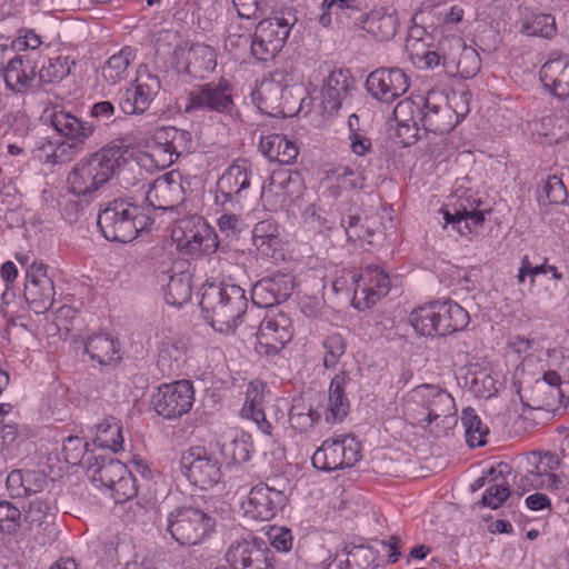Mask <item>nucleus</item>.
Returning a JSON list of instances; mask_svg holds the SVG:
<instances>
[{
  "label": "nucleus",
  "instance_id": "obj_1",
  "mask_svg": "<svg viewBox=\"0 0 569 569\" xmlns=\"http://www.w3.org/2000/svg\"><path fill=\"white\" fill-rule=\"evenodd\" d=\"M398 136L406 144L418 138L420 127L426 131L442 134L457 126V117L451 112L446 93L430 90L425 97L405 99L393 110Z\"/></svg>",
  "mask_w": 569,
  "mask_h": 569
},
{
  "label": "nucleus",
  "instance_id": "obj_2",
  "mask_svg": "<svg viewBox=\"0 0 569 569\" xmlns=\"http://www.w3.org/2000/svg\"><path fill=\"white\" fill-rule=\"evenodd\" d=\"M248 300L244 290L236 284L206 283L200 308L204 319L218 332L230 333L239 326Z\"/></svg>",
  "mask_w": 569,
  "mask_h": 569
},
{
  "label": "nucleus",
  "instance_id": "obj_3",
  "mask_svg": "<svg viewBox=\"0 0 569 569\" xmlns=\"http://www.w3.org/2000/svg\"><path fill=\"white\" fill-rule=\"evenodd\" d=\"M126 149L120 143L109 144L79 161L68 176V189L76 197H90L117 172Z\"/></svg>",
  "mask_w": 569,
  "mask_h": 569
},
{
  "label": "nucleus",
  "instance_id": "obj_4",
  "mask_svg": "<svg viewBox=\"0 0 569 569\" xmlns=\"http://www.w3.org/2000/svg\"><path fill=\"white\" fill-rule=\"evenodd\" d=\"M153 219L149 210L124 199L110 202L98 217V226L109 241L130 242L148 231Z\"/></svg>",
  "mask_w": 569,
  "mask_h": 569
},
{
  "label": "nucleus",
  "instance_id": "obj_5",
  "mask_svg": "<svg viewBox=\"0 0 569 569\" xmlns=\"http://www.w3.org/2000/svg\"><path fill=\"white\" fill-rule=\"evenodd\" d=\"M214 527V520L197 508H177L168 515L167 530L180 545H198Z\"/></svg>",
  "mask_w": 569,
  "mask_h": 569
},
{
  "label": "nucleus",
  "instance_id": "obj_6",
  "mask_svg": "<svg viewBox=\"0 0 569 569\" xmlns=\"http://www.w3.org/2000/svg\"><path fill=\"white\" fill-rule=\"evenodd\" d=\"M297 19L290 12L261 20L251 41V52L260 61H268L282 49Z\"/></svg>",
  "mask_w": 569,
  "mask_h": 569
},
{
  "label": "nucleus",
  "instance_id": "obj_7",
  "mask_svg": "<svg viewBox=\"0 0 569 569\" xmlns=\"http://www.w3.org/2000/svg\"><path fill=\"white\" fill-rule=\"evenodd\" d=\"M180 467L191 483L204 490L219 483L222 477L219 460L202 446L191 447L183 452Z\"/></svg>",
  "mask_w": 569,
  "mask_h": 569
},
{
  "label": "nucleus",
  "instance_id": "obj_8",
  "mask_svg": "<svg viewBox=\"0 0 569 569\" xmlns=\"http://www.w3.org/2000/svg\"><path fill=\"white\" fill-rule=\"evenodd\" d=\"M360 459V443L351 435L327 439L312 456L315 468L323 471L352 467Z\"/></svg>",
  "mask_w": 569,
  "mask_h": 569
},
{
  "label": "nucleus",
  "instance_id": "obj_9",
  "mask_svg": "<svg viewBox=\"0 0 569 569\" xmlns=\"http://www.w3.org/2000/svg\"><path fill=\"white\" fill-rule=\"evenodd\" d=\"M287 482L282 480L277 486L259 483L251 488L248 499L242 502L244 515L251 519L268 521L286 503Z\"/></svg>",
  "mask_w": 569,
  "mask_h": 569
},
{
  "label": "nucleus",
  "instance_id": "obj_10",
  "mask_svg": "<svg viewBox=\"0 0 569 569\" xmlns=\"http://www.w3.org/2000/svg\"><path fill=\"white\" fill-rule=\"evenodd\" d=\"M233 106L231 84L223 79L193 87L187 97L186 111L229 112Z\"/></svg>",
  "mask_w": 569,
  "mask_h": 569
},
{
  "label": "nucleus",
  "instance_id": "obj_11",
  "mask_svg": "<svg viewBox=\"0 0 569 569\" xmlns=\"http://www.w3.org/2000/svg\"><path fill=\"white\" fill-rule=\"evenodd\" d=\"M23 295L29 308L36 313H44L52 307L56 291L47 264L33 261L27 267Z\"/></svg>",
  "mask_w": 569,
  "mask_h": 569
},
{
  "label": "nucleus",
  "instance_id": "obj_12",
  "mask_svg": "<svg viewBox=\"0 0 569 569\" xmlns=\"http://www.w3.org/2000/svg\"><path fill=\"white\" fill-rule=\"evenodd\" d=\"M193 386L188 380L162 385L152 396L156 412L166 419L179 418L191 409L194 401Z\"/></svg>",
  "mask_w": 569,
  "mask_h": 569
},
{
  "label": "nucleus",
  "instance_id": "obj_13",
  "mask_svg": "<svg viewBox=\"0 0 569 569\" xmlns=\"http://www.w3.org/2000/svg\"><path fill=\"white\" fill-rule=\"evenodd\" d=\"M226 560L234 569H273V551L263 540L242 539L232 542Z\"/></svg>",
  "mask_w": 569,
  "mask_h": 569
},
{
  "label": "nucleus",
  "instance_id": "obj_14",
  "mask_svg": "<svg viewBox=\"0 0 569 569\" xmlns=\"http://www.w3.org/2000/svg\"><path fill=\"white\" fill-rule=\"evenodd\" d=\"M251 171L244 160L230 166L217 182L216 200L230 210L241 207L250 187Z\"/></svg>",
  "mask_w": 569,
  "mask_h": 569
},
{
  "label": "nucleus",
  "instance_id": "obj_15",
  "mask_svg": "<svg viewBox=\"0 0 569 569\" xmlns=\"http://www.w3.org/2000/svg\"><path fill=\"white\" fill-rule=\"evenodd\" d=\"M366 87L373 98L390 103L407 92L409 80L399 68H379L368 76Z\"/></svg>",
  "mask_w": 569,
  "mask_h": 569
},
{
  "label": "nucleus",
  "instance_id": "obj_16",
  "mask_svg": "<svg viewBox=\"0 0 569 569\" xmlns=\"http://www.w3.org/2000/svg\"><path fill=\"white\" fill-rule=\"evenodd\" d=\"M291 321L283 313L267 316L257 333L259 353L276 355L292 339Z\"/></svg>",
  "mask_w": 569,
  "mask_h": 569
},
{
  "label": "nucleus",
  "instance_id": "obj_17",
  "mask_svg": "<svg viewBox=\"0 0 569 569\" xmlns=\"http://www.w3.org/2000/svg\"><path fill=\"white\" fill-rule=\"evenodd\" d=\"M355 302L357 308H370L385 297L390 289L389 277L378 267L365 268L355 280Z\"/></svg>",
  "mask_w": 569,
  "mask_h": 569
},
{
  "label": "nucleus",
  "instance_id": "obj_18",
  "mask_svg": "<svg viewBox=\"0 0 569 569\" xmlns=\"http://www.w3.org/2000/svg\"><path fill=\"white\" fill-rule=\"evenodd\" d=\"M146 199L154 209L171 210L183 201L181 176L177 171L158 177L149 187Z\"/></svg>",
  "mask_w": 569,
  "mask_h": 569
},
{
  "label": "nucleus",
  "instance_id": "obj_19",
  "mask_svg": "<svg viewBox=\"0 0 569 569\" xmlns=\"http://www.w3.org/2000/svg\"><path fill=\"white\" fill-rule=\"evenodd\" d=\"M416 393L422 399L427 416L423 419L428 425L440 421L443 427L453 419V398L446 391L433 386H421Z\"/></svg>",
  "mask_w": 569,
  "mask_h": 569
},
{
  "label": "nucleus",
  "instance_id": "obj_20",
  "mask_svg": "<svg viewBox=\"0 0 569 569\" xmlns=\"http://www.w3.org/2000/svg\"><path fill=\"white\" fill-rule=\"evenodd\" d=\"M136 82V87L127 89L120 99V108L126 114L144 112L160 89L156 76L139 77Z\"/></svg>",
  "mask_w": 569,
  "mask_h": 569
},
{
  "label": "nucleus",
  "instance_id": "obj_21",
  "mask_svg": "<svg viewBox=\"0 0 569 569\" xmlns=\"http://www.w3.org/2000/svg\"><path fill=\"white\" fill-rule=\"evenodd\" d=\"M6 87L16 92L24 93L38 82L37 66L28 58L16 56L3 68Z\"/></svg>",
  "mask_w": 569,
  "mask_h": 569
},
{
  "label": "nucleus",
  "instance_id": "obj_22",
  "mask_svg": "<svg viewBox=\"0 0 569 569\" xmlns=\"http://www.w3.org/2000/svg\"><path fill=\"white\" fill-rule=\"evenodd\" d=\"M51 124L58 133L70 141L68 147L74 151L82 150L86 140L92 136L96 129L93 123L82 121L63 111L54 112L52 114Z\"/></svg>",
  "mask_w": 569,
  "mask_h": 569
},
{
  "label": "nucleus",
  "instance_id": "obj_23",
  "mask_svg": "<svg viewBox=\"0 0 569 569\" xmlns=\"http://www.w3.org/2000/svg\"><path fill=\"white\" fill-rule=\"evenodd\" d=\"M357 24L380 41L390 40L397 32L398 18L395 11L380 8L369 14L355 18Z\"/></svg>",
  "mask_w": 569,
  "mask_h": 569
},
{
  "label": "nucleus",
  "instance_id": "obj_24",
  "mask_svg": "<svg viewBox=\"0 0 569 569\" xmlns=\"http://www.w3.org/2000/svg\"><path fill=\"white\" fill-rule=\"evenodd\" d=\"M540 79L555 96L569 97V60L566 57L548 60L540 69Z\"/></svg>",
  "mask_w": 569,
  "mask_h": 569
},
{
  "label": "nucleus",
  "instance_id": "obj_25",
  "mask_svg": "<svg viewBox=\"0 0 569 569\" xmlns=\"http://www.w3.org/2000/svg\"><path fill=\"white\" fill-rule=\"evenodd\" d=\"M438 309L437 336H448L465 329L469 323L468 312L451 300L436 301Z\"/></svg>",
  "mask_w": 569,
  "mask_h": 569
},
{
  "label": "nucleus",
  "instance_id": "obj_26",
  "mask_svg": "<svg viewBox=\"0 0 569 569\" xmlns=\"http://www.w3.org/2000/svg\"><path fill=\"white\" fill-rule=\"evenodd\" d=\"M460 49V39L451 38L441 40L436 50L430 49V44L427 43L421 49L411 53L410 57L413 62H422L423 66L428 69H433L438 67L440 63L445 67L448 73H452L450 70V59H451V50Z\"/></svg>",
  "mask_w": 569,
  "mask_h": 569
},
{
  "label": "nucleus",
  "instance_id": "obj_27",
  "mask_svg": "<svg viewBox=\"0 0 569 569\" xmlns=\"http://www.w3.org/2000/svg\"><path fill=\"white\" fill-rule=\"evenodd\" d=\"M176 53L181 56L187 53L186 71L193 77L203 78L206 73L213 71L217 66L213 49L202 43L193 44L188 50L180 48Z\"/></svg>",
  "mask_w": 569,
  "mask_h": 569
},
{
  "label": "nucleus",
  "instance_id": "obj_28",
  "mask_svg": "<svg viewBox=\"0 0 569 569\" xmlns=\"http://www.w3.org/2000/svg\"><path fill=\"white\" fill-rule=\"evenodd\" d=\"M260 151L270 161L280 164L292 163L298 156V148L296 144L281 134L262 136L259 142Z\"/></svg>",
  "mask_w": 569,
  "mask_h": 569
},
{
  "label": "nucleus",
  "instance_id": "obj_29",
  "mask_svg": "<svg viewBox=\"0 0 569 569\" xmlns=\"http://www.w3.org/2000/svg\"><path fill=\"white\" fill-rule=\"evenodd\" d=\"M264 385L260 381H253L247 389L246 403L241 410L244 418L251 419L261 432L268 437L271 436V423L266 419L262 408Z\"/></svg>",
  "mask_w": 569,
  "mask_h": 569
},
{
  "label": "nucleus",
  "instance_id": "obj_30",
  "mask_svg": "<svg viewBox=\"0 0 569 569\" xmlns=\"http://www.w3.org/2000/svg\"><path fill=\"white\" fill-rule=\"evenodd\" d=\"M349 89L348 76L342 70L332 71L322 88V104L328 112L337 111L347 97Z\"/></svg>",
  "mask_w": 569,
  "mask_h": 569
},
{
  "label": "nucleus",
  "instance_id": "obj_31",
  "mask_svg": "<svg viewBox=\"0 0 569 569\" xmlns=\"http://www.w3.org/2000/svg\"><path fill=\"white\" fill-rule=\"evenodd\" d=\"M284 91L286 87L281 81L273 79L263 80L254 92L258 108L271 116L282 113L281 102Z\"/></svg>",
  "mask_w": 569,
  "mask_h": 569
},
{
  "label": "nucleus",
  "instance_id": "obj_32",
  "mask_svg": "<svg viewBox=\"0 0 569 569\" xmlns=\"http://www.w3.org/2000/svg\"><path fill=\"white\" fill-rule=\"evenodd\" d=\"M349 380L350 378L345 371L339 372L331 380L328 402L329 415L326 417L327 421H340L348 415L349 401L345 395V389Z\"/></svg>",
  "mask_w": 569,
  "mask_h": 569
},
{
  "label": "nucleus",
  "instance_id": "obj_33",
  "mask_svg": "<svg viewBox=\"0 0 569 569\" xmlns=\"http://www.w3.org/2000/svg\"><path fill=\"white\" fill-rule=\"evenodd\" d=\"M377 551L371 547L353 546L345 549L327 567V569H367L376 560Z\"/></svg>",
  "mask_w": 569,
  "mask_h": 569
},
{
  "label": "nucleus",
  "instance_id": "obj_34",
  "mask_svg": "<svg viewBox=\"0 0 569 569\" xmlns=\"http://www.w3.org/2000/svg\"><path fill=\"white\" fill-rule=\"evenodd\" d=\"M134 58L136 53L131 47H124L120 52L111 56L101 69L103 80L114 86L126 79L128 67Z\"/></svg>",
  "mask_w": 569,
  "mask_h": 569
},
{
  "label": "nucleus",
  "instance_id": "obj_35",
  "mask_svg": "<svg viewBox=\"0 0 569 569\" xmlns=\"http://www.w3.org/2000/svg\"><path fill=\"white\" fill-rule=\"evenodd\" d=\"M86 351L92 360L102 366L117 363L120 360L119 350L108 335H96L88 339Z\"/></svg>",
  "mask_w": 569,
  "mask_h": 569
},
{
  "label": "nucleus",
  "instance_id": "obj_36",
  "mask_svg": "<svg viewBox=\"0 0 569 569\" xmlns=\"http://www.w3.org/2000/svg\"><path fill=\"white\" fill-rule=\"evenodd\" d=\"M192 293L191 274L179 271L169 276L164 293L166 301L172 306H182L188 302Z\"/></svg>",
  "mask_w": 569,
  "mask_h": 569
},
{
  "label": "nucleus",
  "instance_id": "obj_37",
  "mask_svg": "<svg viewBox=\"0 0 569 569\" xmlns=\"http://www.w3.org/2000/svg\"><path fill=\"white\" fill-rule=\"evenodd\" d=\"M97 468L92 471V480L110 489L129 471L126 465L114 459L96 458Z\"/></svg>",
  "mask_w": 569,
  "mask_h": 569
},
{
  "label": "nucleus",
  "instance_id": "obj_38",
  "mask_svg": "<svg viewBox=\"0 0 569 569\" xmlns=\"http://www.w3.org/2000/svg\"><path fill=\"white\" fill-rule=\"evenodd\" d=\"M153 142L174 152H188L192 141L189 131L176 127H162L154 132Z\"/></svg>",
  "mask_w": 569,
  "mask_h": 569
},
{
  "label": "nucleus",
  "instance_id": "obj_39",
  "mask_svg": "<svg viewBox=\"0 0 569 569\" xmlns=\"http://www.w3.org/2000/svg\"><path fill=\"white\" fill-rule=\"evenodd\" d=\"M461 425L469 447H480L486 443L489 428L482 423L476 411L467 407L461 412Z\"/></svg>",
  "mask_w": 569,
  "mask_h": 569
},
{
  "label": "nucleus",
  "instance_id": "obj_40",
  "mask_svg": "<svg viewBox=\"0 0 569 569\" xmlns=\"http://www.w3.org/2000/svg\"><path fill=\"white\" fill-rule=\"evenodd\" d=\"M459 50L460 53L458 59L451 51L450 70L453 71L451 74H457L463 79H470L480 70V57L471 47L460 46Z\"/></svg>",
  "mask_w": 569,
  "mask_h": 569
},
{
  "label": "nucleus",
  "instance_id": "obj_41",
  "mask_svg": "<svg viewBox=\"0 0 569 569\" xmlns=\"http://www.w3.org/2000/svg\"><path fill=\"white\" fill-rule=\"evenodd\" d=\"M519 32L528 37L550 38L556 32V20L551 14H530L519 21Z\"/></svg>",
  "mask_w": 569,
  "mask_h": 569
},
{
  "label": "nucleus",
  "instance_id": "obj_42",
  "mask_svg": "<svg viewBox=\"0 0 569 569\" xmlns=\"http://www.w3.org/2000/svg\"><path fill=\"white\" fill-rule=\"evenodd\" d=\"M409 321L417 332L422 336H437L438 309L436 301L415 309Z\"/></svg>",
  "mask_w": 569,
  "mask_h": 569
},
{
  "label": "nucleus",
  "instance_id": "obj_43",
  "mask_svg": "<svg viewBox=\"0 0 569 569\" xmlns=\"http://www.w3.org/2000/svg\"><path fill=\"white\" fill-rule=\"evenodd\" d=\"M96 442L100 447L111 449L113 452L122 449V429L116 418H107L97 425Z\"/></svg>",
  "mask_w": 569,
  "mask_h": 569
},
{
  "label": "nucleus",
  "instance_id": "obj_44",
  "mask_svg": "<svg viewBox=\"0 0 569 569\" xmlns=\"http://www.w3.org/2000/svg\"><path fill=\"white\" fill-rule=\"evenodd\" d=\"M190 237L184 249L191 254L211 253L218 248L217 234L206 221L198 224V229Z\"/></svg>",
  "mask_w": 569,
  "mask_h": 569
},
{
  "label": "nucleus",
  "instance_id": "obj_45",
  "mask_svg": "<svg viewBox=\"0 0 569 569\" xmlns=\"http://www.w3.org/2000/svg\"><path fill=\"white\" fill-rule=\"evenodd\" d=\"M76 64L73 59L70 57L59 56L50 59L48 64L42 66L38 72V82L40 83H52L63 80L70 74L71 68Z\"/></svg>",
  "mask_w": 569,
  "mask_h": 569
},
{
  "label": "nucleus",
  "instance_id": "obj_46",
  "mask_svg": "<svg viewBox=\"0 0 569 569\" xmlns=\"http://www.w3.org/2000/svg\"><path fill=\"white\" fill-rule=\"evenodd\" d=\"M443 218L446 223L452 224L460 234L471 232L475 227L481 226L485 221L481 211H467L466 209L457 210L455 213L445 211Z\"/></svg>",
  "mask_w": 569,
  "mask_h": 569
},
{
  "label": "nucleus",
  "instance_id": "obj_47",
  "mask_svg": "<svg viewBox=\"0 0 569 569\" xmlns=\"http://www.w3.org/2000/svg\"><path fill=\"white\" fill-rule=\"evenodd\" d=\"M50 503L42 497H34L29 501L28 509L24 511L23 519L28 523L29 529H38L48 527V518L50 517Z\"/></svg>",
  "mask_w": 569,
  "mask_h": 569
},
{
  "label": "nucleus",
  "instance_id": "obj_48",
  "mask_svg": "<svg viewBox=\"0 0 569 569\" xmlns=\"http://www.w3.org/2000/svg\"><path fill=\"white\" fill-rule=\"evenodd\" d=\"M182 356V348L177 342L163 341L159 346L157 365L162 372H171L179 369Z\"/></svg>",
  "mask_w": 569,
  "mask_h": 569
},
{
  "label": "nucleus",
  "instance_id": "obj_49",
  "mask_svg": "<svg viewBox=\"0 0 569 569\" xmlns=\"http://www.w3.org/2000/svg\"><path fill=\"white\" fill-rule=\"evenodd\" d=\"M203 221L204 219L200 216H188L177 220L171 232V237L177 242V246L184 249L186 244L190 242V236L196 232L198 224Z\"/></svg>",
  "mask_w": 569,
  "mask_h": 569
},
{
  "label": "nucleus",
  "instance_id": "obj_50",
  "mask_svg": "<svg viewBox=\"0 0 569 569\" xmlns=\"http://www.w3.org/2000/svg\"><path fill=\"white\" fill-rule=\"evenodd\" d=\"M326 353L323 365L326 368H335L346 352V342L341 335L333 333L328 336L323 341Z\"/></svg>",
  "mask_w": 569,
  "mask_h": 569
},
{
  "label": "nucleus",
  "instance_id": "obj_51",
  "mask_svg": "<svg viewBox=\"0 0 569 569\" xmlns=\"http://www.w3.org/2000/svg\"><path fill=\"white\" fill-rule=\"evenodd\" d=\"M21 512L9 501H0V530L14 535L20 528Z\"/></svg>",
  "mask_w": 569,
  "mask_h": 569
},
{
  "label": "nucleus",
  "instance_id": "obj_52",
  "mask_svg": "<svg viewBox=\"0 0 569 569\" xmlns=\"http://www.w3.org/2000/svg\"><path fill=\"white\" fill-rule=\"evenodd\" d=\"M510 496V487L507 481L488 485L481 505L491 509L499 508Z\"/></svg>",
  "mask_w": 569,
  "mask_h": 569
},
{
  "label": "nucleus",
  "instance_id": "obj_53",
  "mask_svg": "<svg viewBox=\"0 0 569 569\" xmlns=\"http://www.w3.org/2000/svg\"><path fill=\"white\" fill-rule=\"evenodd\" d=\"M271 291L273 290L276 297L282 301H286L293 290V278L287 273H276L270 277L263 278Z\"/></svg>",
  "mask_w": 569,
  "mask_h": 569
},
{
  "label": "nucleus",
  "instance_id": "obj_54",
  "mask_svg": "<svg viewBox=\"0 0 569 569\" xmlns=\"http://www.w3.org/2000/svg\"><path fill=\"white\" fill-rule=\"evenodd\" d=\"M548 272H551L553 278L557 279V280H560L561 279V273L558 272L557 268L553 267V266H547L546 263H542L540 266H532L529 261V258L528 256H525L521 260V267L519 269V272H518V276H517V279H518V282L519 283H522L525 282V279L527 276H530L531 277V283H533V278L537 276V274H541V273H548Z\"/></svg>",
  "mask_w": 569,
  "mask_h": 569
},
{
  "label": "nucleus",
  "instance_id": "obj_55",
  "mask_svg": "<svg viewBox=\"0 0 569 569\" xmlns=\"http://www.w3.org/2000/svg\"><path fill=\"white\" fill-rule=\"evenodd\" d=\"M109 490L111 491V496L117 503L124 502L134 497L137 493V488L134 477H132V471H129Z\"/></svg>",
  "mask_w": 569,
  "mask_h": 569
},
{
  "label": "nucleus",
  "instance_id": "obj_56",
  "mask_svg": "<svg viewBox=\"0 0 569 569\" xmlns=\"http://www.w3.org/2000/svg\"><path fill=\"white\" fill-rule=\"evenodd\" d=\"M238 16L242 19H258L266 12L267 0H232Z\"/></svg>",
  "mask_w": 569,
  "mask_h": 569
},
{
  "label": "nucleus",
  "instance_id": "obj_57",
  "mask_svg": "<svg viewBox=\"0 0 569 569\" xmlns=\"http://www.w3.org/2000/svg\"><path fill=\"white\" fill-rule=\"evenodd\" d=\"M251 297L253 303L262 308H269L281 302L263 279L253 286Z\"/></svg>",
  "mask_w": 569,
  "mask_h": 569
},
{
  "label": "nucleus",
  "instance_id": "obj_58",
  "mask_svg": "<svg viewBox=\"0 0 569 569\" xmlns=\"http://www.w3.org/2000/svg\"><path fill=\"white\" fill-rule=\"evenodd\" d=\"M87 443L79 437H68L62 447L64 460L72 466L81 462Z\"/></svg>",
  "mask_w": 569,
  "mask_h": 569
},
{
  "label": "nucleus",
  "instance_id": "obj_59",
  "mask_svg": "<svg viewBox=\"0 0 569 569\" xmlns=\"http://www.w3.org/2000/svg\"><path fill=\"white\" fill-rule=\"evenodd\" d=\"M446 100L453 116L457 117V124L469 113L470 94L468 92L452 91L446 93Z\"/></svg>",
  "mask_w": 569,
  "mask_h": 569
},
{
  "label": "nucleus",
  "instance_id": "obj_60",
  "mask_svg": "<svg viewBox=\"0 0 569 569\" xmlns=\"http://www.w3.org/2000/svg\"><path fill=\"white\" fill-rule=\"evenodd\" d=\"M164 146L157 144L153 142V146L150 148L149 157L156 163L158 168H167L172 164L179 156L183 152H174L173 150H168Z\"/></svg>",
  "mask_w": 569,
  "mask_h": 569
},
{
  "label": "nucleus",
  "instance_id": "obj_61",
  "mask_svg": "<svg viewBox=\"0 0 569 569\" xmlns=\"http://www.w3.org/2000/svg\"><path fill=\"white\" fill-rule=\"evenodd\" d=\"M543 192L552 203H563L568 197L563 182L556 176L548 178L543 186Z\"/></svg>",
  "mask_w": 569,
  "mask_h": 569
},
{
  "label": "nucleus",
  "instance_id": "obj_62",
  "mask_svg": "<svg viewBox=\"0 0 569 569\" xmlns=\"http://www.w3.org/2000/svg\"><path fill=\"white\" fill-rule=\"evenodd\" d=\"M221 451L224 455L228 451L231 459L237 463L244 462L250 458L249 446L243 436L241 438H234L228 446H223Z\"/></svg>",
  "mask_w": 569,
  "mask_h": 569
},
{
  "label": "nucleus",
  "instance_id": "obj_63",
  "mask_svg": "<svg viewBox=\"0 0 569 569\" xmlns=\"http://www.w3.org/2000/svg\"><path fill=\"white\" fill-rule=\"evenodd\" d=\"M114 112L116 109L110 101H101L92 106L90 117L109 124L113 121Z\"/></svg>",
  "mask_w": 569,
  "mask_h": 569
},
{
  "label": "nucleus",
  "instance_id": "obj_64",
  "mask_svg": "<svg viewBox=\"0 0 569 569\" xmlns=\"http://www.w3.org/2000/svg\"><path fill=\"white\" fill-rule=\"evenodd\" d=\"M271 545L279 551H289L292 547V535L289 529L277 528L270 533Z\"/></svg>",
  "mask_w": 569,
  "mask_h": 569
}]
</instances>
